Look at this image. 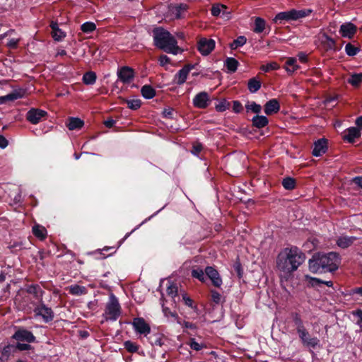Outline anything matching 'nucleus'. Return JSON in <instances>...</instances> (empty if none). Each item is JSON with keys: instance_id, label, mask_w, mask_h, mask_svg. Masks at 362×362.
<instances>
[{"instance_id": "f257e3e1", "label": "nucleus", "mask_w": 362, "mask_h": 362, "mask_svg": "<svg viewBox=\"0 0 362 362\" xmlns=\"http://www.w3.org/2000/svg\"><path fill=\"white\" fill-rule=\"evenodd\" d=\"M304 260L305 256L298 247H286L279 254L276 266L284 274H290L297 270Z\"/></svg>"}, {"instance_id": "f03ea898", "label": "nucleus", "mask_w": 362, "mask_h": 362, "mask_svg": "<svg viewBox=\"0 0 362 362\" xmlns=\"http://www.w3.org/2000/svg\"><path fill=\"white\" fill-rule=\"evenodd\" d=\"M153 40L156 46L167 53L177 54L182 51L174 36L163 28L154 29Z\"/></svg>"}, {"instance_id": "7ed1b4c3", "label": "nucleus", "mask_w": 362, "mask_h": 362, "mask_svg": "<svg viewBox=\"0 0 362 362\" xmlns=\"http://www.w3.org/2000/svg\"><path fill=\"white\" fill-rule=\"evenodd\" d=\"M339 264L340 258L336 252H329L322 255L318 254V270L321 268L320 272H333L338 269ZM318 273H320L319 271Z\"/></svg>"}, {"instance_id": "20e7f679", "label": "nucleus", "mask_w": 362, "mask_h": 362, "mask_svg": "<svg viewBox=\"0 0 362 362\" xmlns=\"http://www.w3.org/2000/svg\"><path fill=\"white\" fill-rule=\"evenodd\" d=\"M121 313V306L117 298L113 293H110L105 304L103 317L106 321H116Z\"/></svg>"}, {"instance_id": "39448f33", "label": "nucleus", "mask_w": 362, "mask_h": 362, "mask_svg": "<svg viewBox=\"0 0 362 362\" xmlns=\"http://www.w3.org/2000/svg\"><path fill=\"white\" fill-rule=\"evenodd\" d=\"M188 6L185 4H171L168 7V13L172 18H181L185 16Z\"/></svg>"}, {"instance_id": "423d86ee", "label": "nucleus", "mask_w": 362, "mask_h": 362, "mask_svg": "<svg viewBox=\"0 0 362 362\" xmlns=\"http://www.w3.org/2000/svg\"><path fill=\"white\" fill-rule=\"evenodd\" d=\"M193 105L199 109L206 108L211 103L210 96L205 91L197 93L192 100Z\"/></svg>"}, {"instance_id": "0eeeda50", "label": "nucleus", "mask_w": 362, "mask_h": 362, "mask_svg": "<svg viewBox=\"0 0 362 362\" xmlns=\"http://www.w3.org/2000/svg\"><path fill=\"white\" fill-rule=\"evenodd\" d=\"M132 326L135 332L139 334L146 336L151 332L149 325L142 317H136L133 320Z\"/></svg>"}, {"instance_id": "6e6552de", "label": "nucleus", "mask_w": 362, "mask_h": 362, "mask_svg": "<svg viewBox=\"0 0 362 362\" xmlns=\"http://www.w3.org/2000/svg\"><path fill=\"white\" fill-rule=\"evenodd\" d=\"M34 312L37 316H40L45 322L52 321L54 318L53 311L45 304H40L37 306Z\"/></svg>"}, {"instance_id": "1a4fd4ad", "label": "nucleus", "mask_w": 362, "mask_h": 362, "mask_svg": "<svg viewBox=\"0 0 362 362\" xmlns=\"http://www.w3.org/2000/svg\"><path fill=\"white\" fill-rule=\"evenodd\" d=\"M117 75L122 83H128L134 78V70L129 66H122L117 70Z\"/></svg>"}, {"instance_id": "9d476101", "label": "nucleus", "mask_w": 362, "mask_h": 362, "mask_svg": "<svg viewBox=\"0 0 362 362\" xmlns=\"http://www.w3.org/2000/svg\"><path fill=\"white\" fill-rule=\"evenodd\" d=\"M198 49L203 55H208L215 47V41L212 39L202 38L198 42Z\"/></svg>"}, {"instance_id": "9b49d317", "label": "nucleus", "mask_w": 362, "mask_h": 362, "mask_svg": "<svg viewBox=\"0 0 362 362\" xmlns=\"http://www.w3.org/2000/svg\"><path fill=\"white\" fill-rule=\"evenodd\" d=\"M13 338L17 341H24L28 343L34 342L35 337L33 333L25 329H19L13 335Z\"/></svg>"}, {"instance_id": "f8f14e48", "label": "nucleus", "mask_w": 362, "mask_h": 362, "mask_svg": "<svg viewBox=\"0 0 362 362\" xmlns=\"http://www.w3.org/2000/svg\"><path fill=\"white\" fill-rule=\"evenodd\" d=\"M46 115L47 112L42 110L33 108L28 112L26 115V119L30 123L36 124L39 123L41 119Z\"/></svg>"}, {"instance_id": "ddd939ff", "label": "nucleus", "mask_w": 362, "mask_h": 362, "mask_svg": "<svg viewBox=\"0 0 362 362\" xmlns=\"http://www.w3.org/2000/svg\"><path fill=\"white\" fill-rule=\"evenodd\" d=\"M357 27L352 23H346L340 26L339 33L343 37L351 39L356 33Z\"/></svg>"}, {"instance_id": "4468645a", "label": "nucleus", "mask_w": 362, "mask_h": 362, "mask_svg": "<svg viewBox=\"0 0 362 362\" xmlns=\"http://www.w3.org/2000/svg\"><path fill=\"white\" fill-rule=\"evenodd\" d=\"M205 274L211 279L213 284L216 287H220L222 284V279L218 272L212 267H207L205 269Z\"/></svg>"}, {"instance_id": "2eb2a0df", "label": "nucleus", "mask_w": 362, "mask_h": 362, "mask_svg": "<svg viewBox=\"0 0 362 362\" xmlns=\"http://www.w3.org/2000/svg\"><path fill=\"white\" fill-rule=\"evenodd\" d=\"M25 91L23 89L14 90L11 93L0 97V104H4L7 101H13L24 96Z\"/></svg>"}, {"instance_id": "dca6fc26", "label": "nucleus", "mask_w": 362, "mask_h": 362, "mask_svg": "<svg viewBox=\"0 0 362 362\" xmlns=\"http://www.w3.org/2000/svg\"><path fill=\"white\" fill-rule=\"evenodd\" d=\"M25 91L23 89L14 90L11 93L0 97V104H4L7 101H13L24 96Z\"/></svg>"}, {"instance_id": "f3484780", "label": "nucleus", "mask_w": 362, "mask_h": 362, "mask_svg": "<svg viewBox=\"0 0 362 362\" xmlns=\"http://www.w3.org/2000/svg\"><path fill=\"white\" fill-rule=\"evenodd\" d=\"M192 68V66H185L181 69L175 76L174 81L175 83L178 85L183 84L186 81L187 76Z\"/></svg>"}, {"instance_id": "a211bd4d", "label": "nucleus", "mask_w": 362, "mask_h": 362, "mask_svg": "<svg viewBox=\"0 0 362 362\" xmlns=\"http://www.w3.org/2000/svg\"><path fill=\"white\" fill-rule=\"evenodd\" d=\"M280 109V105L276 99L269 100L264 105V112L267 115L276 113Z\"/></svg>"}, {"instance_id": "6ab92c4d", "label": "nucleus", "mask_w": 362, "mask_h": 362, "mask_svg": "<svg viewBox=\"0 0 362 362\" xmlns=\"http://www.w3.org/2000/svg\"><path fill=\"white\" fill-rule=\"evenodd\" d=\"M290 19L291 21H297L298 19L303 18L307 16H308L312 11L310 9H301V10H296L291 9L289 10Z\"/></svg>"}, {"instance_id": "aec40b11", "label": "nucleus", "mask_w": 362, "mask_h": 362, "mask_svg": "<svg viewBox=\"0 0 362 362\" xmlns=\"http://www.w3.org/2000/svg\"><path fill=\"white\" fill-rule=\"evenodd\" d=\"M284 69L288 74L294 73L299 69V66L297 64V59L294 57H288L285 62Z\"/></svg>"}, {"instance_id": "412c9836", "label": "nucleus", "mask_w": 362, "mask_h": 362, "mask_svg": "<svg viewBox=\"0 0 362 362\" xmlns=\"http://www.w3.org/2000/svg\"><path fill=\"white\" fill-rule=\"evenodd\" d=\"M346 132L347 134L344 136V139L349 143H354L355 139L361 136V131L357 127H350Z\"/></svg>"}, {"instance_id": "4be33fe9", "label": "nucleus", "mask_w": 362, "mask_h": 362, "mask_svg": "<svg viewBox=\"0 0 362 362\" xmlns=\"http://www.w3.org/2000/svg\"><path fill=\"white\" fill-rule=\"evenodd\" d=\"M356 239L354 236L341 235L337 239V244L341 248H346L351 246Z\"/></svg>"}, {"instance_id": "5701e85b", "label": "nucleus", "mask_w": 362, "mask_h": 362, "mask_svg": "<svg viewBox=\"0 0 362 362\" xmlns=\"http://www.w3.org/2000/svg\"><path fill=\"white\" fill-rule=\"evenodd\" d=\"M50 27L52 28V35L54 40L60 41L66 36L65 33L59 28L57 23L52 22Z\"/></svg>"}, {"instance_id": "b1692460", "label": "nucleus", "mask_w": 362, "mask_h": 362, "mask_svg": "<svg viewBox=\"0 0 362 362\" xmlns=\"http://www.w3.org/2000/svg\"><path fill=\"white\" fill-rule=\"evenodd\" d=\"M298 334L300 337L302 339L303 342L307 344V346L313 348L315 347L316 344L315 340L313 339H310L309 334L304 329H299Z\"/></svg>"}, {"instance_id": "393cba45", "label": "nucleus", "mask_w": 362, "mask_h": 362, "mask_svg": "<svg viewBox=\"0 0 362 362\" xmlns=\"http://www.w3.org/2000/svg\"><path fill=\"white\" fill-rule=\"evenodd\" d=\"M298 334L300 337L302 339L303 342L307 344V346L313 348L315 347L316 344L315 340L313 339H310L309 334L304 329H299Z\"/></svg>"}, {"instance_id": "a878e982", "label": "nucleus", "mask_w": 362, "mask_h": 362, "mask_svg": "<svg viewBox=\"0 0 362 362\" xmlns=\"http://www.w3.org/2000/svg\"><path fill=\"white\" fill-rule=\"evenodd\" d=\"M84 124L83 120L77 117H71L69 119L67 127L70 130L81 129Z\"/></svg>"}, {"instance_id": "bb28decb", "label": "nucleus", "mask_w": 362, "mask_h": 362, "mask_svg": "<svg viewBox=\"0 0 362 362\" xmlns=\"http://www.w3.org/2000/svg\"><path fill=\"white\" fill-rule=\"evenodd\" d=\"M329 148L328 140L325 137L318 139V156L326 153Z\"/></svg>"}, {"instance_id": "cd10ccee", "label": "nucleus", "mask_w": 362, "mask_h": 362, "mask_svg": "<svg viewBox=\"0 0 362 362\" xmlns=\"http://www.w3.org/2000/svg\"><path fill=\"white\" fill-rule=\"evenodd\" d=\"M253 125L258 127H264L268 124V119L263 115H257L252 118Z\"/></svg>"}, {"instance_id": "c85d7f7f", "label": "nucleus", "mask_w": 362, "mask_h": 362, "mask_svg": "<svg viewBox=\"0 0 362 362\" xmlns=\"http://www.w3.org/2000/svg\"><path fill=\"white\" fill-rule=\"evenodd\" d=\"M69 293L75 296H81L86 293V288L77 284L71 285L69 287Z\"/></svg>"}, {"instance_id": "c756f323", "label": "nucleus", "mask_w": 362, "mask_h": 362, "mask_svg": "<svg viewBox=\"0 0 362 362\" xmlns=\"http://www.w3.org/2000/svg\"><path fill=\"white\" fill-rule=\"evenodd\" d=\"M33 233L36 237L41 240L45 238L47 235L45 228L40 225H35L33 227Z\"/></svg>"}, {"instance_id": "7c9ffc66", "label": "nucleus", "mask_w": 362, "mask_h": 362, "mask_svg": "<svg viewBox=\"0 0 362 362\" xmlns=\"http://www.w3.org/2000/svg\"><path fill=\"white\" fill-rule=\"evenodd\" d=\"M347 82L354 87H358L362 83V73L352 74Z\"/></svg>"}, {"instance_id": "2f4dec72", "label": "nucleus", "mask_w": 362, "mask_h": 362, "mask_svg": "<svg viewBox=\"0 0 362 362\" xmlns=\"http://www.w3.org/2000/svg\"><path fill=\"white\" fill-rule=\"evenodd\" d=\"M27 291L35 296L36 299H41L42 296V289L36 285H31L28 287Z\"/></svg>"}, {"instance_id": "473e14b6", "label": "nucleus", "mask_w": 362, "mask_h": 362, "mask_svg": "<svg viewBox=\"0 0 362 362\" xmlns=\"http://www.w3.org/2000/svg\"><path fill=\"white\" fill-rule=\"evenodd\" d=\"M141 91L143 97L146 99L153 98L156 94L155 90L151 86L147 85L144 86Z\"/></svg>"}, {"instance_id": "72a5a7b5", "label": "nucleus", "mask_w": 362, "mask_h": 362, "mask_svg": "<svg viewBox=\"0 0 362 362\" xmlns=\"http://www.w3.org/2000/svg\"><path fill=\"white\" fill-rule=\"evenodd\" d=\"M225 65L230 72H235L237 70L238 62L232 57H228L226 60Z\"/></svg>"}, {"instance_id": "f704fd0d", "label": "nucleus", "mask_w": 362, "mask_h": 362, "mask_svg": "<svg viewBox=\"0 0 362 362\" xmlns=\"http://www.w3.org/2000/svg\"><path fill=\"white\" fill-rule=\"evenodd\" d=\"M95 81L96 74L93 71L87 72L83 76V82L86 85H93Z\"/></svg>"}, {"instance_id": "c9c22d12", "label": "nucleus", "mask_w": 362, "mask_h": 362, "mask_svg": "<svg viewBox=\"0 0 362 362\" xmlns=\"http://www.w3.org/2000/svg\"><path fill=\"white\" fill-rule=\"evenodd\" d=\"M285 21H291L289 11H283L277 13L274 18V23H282Z\"/></svg>"}, {"instance_id": "e433bc0d", "label": "nucleus", "mask_w": 362, "mask_h": 362, "mask_svg": "<svg viewBox=\"0 0 362 362\" xmlns=\"http://www.w3.org/2000/svg\"><path fill=\"white\" fill-rule=\"evenodd\" d=\"M247 86L251 93H256L261 88V83L255 78H252L248 81Z\"/></svg>"}, {"instance_id": "4c0bfd02", "label": "nucleus", "mask_w": 362, "mask_h": 362, "mask_svg": "<svg viewBox=\"0 0 362 362\" xmlns=\"http://www.w3.org/2000/svg\"><path fill=\"white\" fill-rule=\"evenodd\" d=\"M81 29L85 33H90L96 29V25L93 22H86L81 25Z\"/></svg>"}, {"instance_id": "58836bf2", "label": "nucleus", "mask_w": 362, "mask_h": 362, "mask_svg": "<svg viewBox=\"0 0 362 362\" xmlns=\"http://www.w3.org/2000/svg\"><path fill=\"white\" fill-rule=\"evenodd\" d=\"M16 350L15 345L8 344L4 346L1 351L2 356L6 358H8Z\"/></svg>"}, {"instance_id": "ea45409f", "label": "nucleus", "mask_w": 362, "mask_h": 362, "mask_svg": "<svg viewBox=\"0 0 362 362\" xmlns=\"http://www.w3.org/2000/svg\"><path fill=\"white\" fill-rule=\"evenodd\" d=\"M345 52L349 56H355L359 52V48L353 45L351 43H348L345 46Z\"/></svg>"}, {"instance_id": "a19ab883", "label": "nucleus", "mask_w": 362, "mask_h": 362, "mask_svg": "<svg viewBox=\"0 0 362 362\" xmlns=\"http://www.w3.org/2000/svg\"><path fill=\"white\" fill-rule=\"evenodd\" d=\"M226 8H227L226 6H225L223 4H214V5H213V6L211 8V14L214 16H220L221 11L223 9L226 10Z\"/></svg>"}, {"instance_id": "79ce46f5", "label": "nucleus", "mask_w": 362, "mask_h": 362, "mask_svg": "<svg viewBox=\"0 0 362 362\" xmlns=\"http://www.w3.org/2000/svg\"><path fill=\"white\" fill-rule=\"evenodd\" d=\"M282 185L286 189H293L296 185V181L293 178L288 177L283 180Z\"/></svg>"}, {"instance_id": "37998d69", "label": "nucleus", "mask_w": 362, "mask_h": 362, "mask_svg": "<svg viewBox=\"0 0 362 362\" xmlns=\"http://www.w3.org/2000/svg\"><path fill=\"white\" fill-rule=\"evenodd\" d=\"M265 28V21L261 18H257L255 22V32L262 33Z\"/></svg>"}, {"instance_id": "c03bdc74", "label": "nucleus", "mask_w": 362, "mask_h": 362, "mask_svg": "<svg viewBox=\"0 0 362 362\" xmlns=\"http://www.w3.org/2000/svg\"><path fill=\"white\" fill-rule=\"evenodd\" d=\"M245 108L247 110H251L252 112L255 113H259L262 110V107L260 105L257 104L255 102H249L245 105Z\"/></svg>"}, {"instance_id": "a18cd8bd", "label": "nucleus", "mask_w": 362, "mask_h": 362, "mask_svg": "<svg viewBox=\"0 0 362 362\" xmlns=\"http://www.w3.org/2000/svg\"><path fill=\"white\" fill-rule=\"evenodd\" d=\"M317 247L315 238L309 240L303 245V248L305 252H312L315 250Z\"/></svg>"}, {"instance_id": "49530a36", "label": "nucleus", "mask_w": 362, "mask_h": 362, "mask_svg": "<svg viewBox=\"0 0 362 362\" xmlns=\"http://www.w3.org/2000/svg\"><path fill=\"white\" fill-rule=\"evenodd\" d=\"M246 38L244 36H239L237 39H235L233 42L231 44V49H234L238 48V47H242L246 43Z\"/></svg>"}, {"instance_id": "de8ad7c7", "label": "nucleus", "mask_w": 362, "mask_h": 362, "mask_svg": "<svg viewBox=\"0 0 362 362\" xmlns=\"http://www.w3.org/2000/svg\"><path fill=\"white\" fill-rule=\"evenodd\" d=\"M192 275L193 277L199 279L201 281H205L204 272L202 269L197 268L192 271Z\"/></svg>"}, {"instance_id": "09e8293b", "label": "nucleus", "mask_w": 362, "mask_h": 362, "mask_svg": "<svg viewBox=\"0 0 362 362\" xmlns=\"http://www.w3.org/2000/svg\"><path fill=\"white\" fill-rule=\"evenodd\" d=\"M279 67L280 66L277 63L272 62L268 63L266 65H262L260 69L262 71H263L264 72H268L272 70H277L279 69Z\"/></svg>"}, {"instance_id": "8fccbe9b", "label": "nucleus", "mask_w": 362, "mask_h": 362, "mask_svg": "<svg viewBox=\"0 0 362 362\" xmlns=\"http://www.w3.org/2000/svg\"><path fill=\"white\" fill-rule=\"evenodd\" d=\"M169 285L167 287V293L168 296H171L172 298H174L177 296V286L176 284H173L170 281H168Z\"/></svg>"}, {"instance_id": "3c124183", "label": "nucleus", "mask_w": 362, "mask_h": 362, "mask_svg": "<svg viewBox=\"0 0 362 362\" xmlns=\"http://www.w3.org/2000/svg\"><path fill=\"white\" fill-rule=\"evenodd\" d=\"M309 270L315 274L317 272V257L316 254L313 253L312 258L309 260Z\"/></svg>"}, {"instance_id": "603ef678", "label": "nucleus", "mask_w": 362, "mask_h": 362, "mask_svg": "<svg viewBox=\"0 0 362 362\" xmlns=\"http://www.w3.org/2000/svg\"><path fill=\"white\" fill-rule=\"evenodd\" d=\"M124 347L128 351L132 353L136 352L138 351V346L131 341H125Z\"/></svg>"}, {"instance_id": "864d4df0", "label": "nucleus", "mask_w": 362, "mask_h": 362, "mask_svg": "<svg viewBox=\"0 0 362 362\" xmlns=\"http://www.w3.org/2000/svg\"><path fill=\"white\" fill-rule=\"evenodd\" d=\"M317 281H318V292L320 291L321 288H322L325 286H327L329 288H332V290H334V288H332V286H333V283L332 281L329 280V281H324L320 278H318L317 279Z\"/></svg>"}, {"instance_id": "5fc2aeb1", "label": "nucleus", "mask_w": 362, "mask_h": 362, "mask_svg": "<svg viewBox=\"0 0 362 362\" xmlns=\"http://www.w3.org/2000/svg\"><path fill=\"white\" fill-rule=\"evenodd\" d=\"M352 315L357 317L356 324L362 329V310H356L352 311Z\"/></svg>"}, {"instance_id": "6e6d98bb", "label": "nucleus", "mask_w": 362, "mask_h": 362, "mask_svg": "<svg viewBox=\"0 0 362 362\" xmlns=\"http://www.w3.org/2000/svg\"><path fill=\"white\" fill-rule=\"evenodd\" d=\"M128 107L132 110H136L141 106V100L138 99L130 100L127 102Z\"/></svg>"}, {"instance_id": "4d7b16f0", "label": "nucleus", "mask_w": 362, "mask_h": 362, "mask_svg": "<svg viewBox=\"0 0 362 362\" xmlns=\"http://www.w3.org/2000/svg\"><path fill=\"white\" fill-rule=\"evenodd\" d=\"M189 344L191 349L196 350V351H199L204 347L203 344L198 343L197 341H196V340L194 339H191Z\"/></svg>"}, {"instance_id": "13d9d810", "label": "nucleus", "mask_w": 362, "mask_h": 362, "mask_svg": "<svg viewBox=\"0 0 362 362\" xmlns=\"http://www.w3.org/2000/svg\"><path fill=\"white\" fill-rule=\"evenodd\" d=\"M228 105L229 104L228 102H226V100H222L216 105V109L218 112H223L226 109H228Z\"/></svg>"}, {"instance_id": "bf43d9fd", "label": "nucleus", "mask_w": 362, "mask_h": 362, "mask_svg": "<svg viewBox=\"0 0 362 362\" xmlns=\"http://www.w3.org/2000/svg\"><path fill=\"white\" fill-rule=\"evenodd\" d=\"M211 300L216 303H219L221 300V294L216 291H211Z\"/></svg>"}, {"instance_id": "052dcab7", "label": "nucleus", "mask_w": 362, "mask_h": 362, "mask_svg": "<svg viewBox=\"0 0 362 362\" xmlns=\"http://www.w3.org/2000/svg\"><path fill=\"white\" fill-rule=\"evenodd\" d=\"M305 277L308 285L311 286L317 285V279L315 277H312L309 275H305Z\"/></svg>"}, {"instance_id": "680f3d73", "label": "nucleus", "mask_w": 362, "mask_h": 362, "mask_svg": "<svg viewBox=\"0 0 362 362\" xmlns=\"http://www.w3.org/2000/svg\"><path fill=\"white\" fill-rule=\"evenodd\" d=\"M16 347V349H18L20 351H25L29 350L31 348V346L28 344H23V343H17V344L15 346Z\"/></svg>"}, {"instance_id": "e2e57ef3", "label": "nucleus", "mask_w": 362, "mask_h": 362, "mask_svg": "<svg viewBox=\"0 0 362 362\" xmlns=\"http://www.w3.org/2000/svg\"><path fill=\"white\" fill-rule=\"evenodd\" d=\"M243 109L242 105L238 101H234L233 105V110L235 112H240Z\"/></svg>"}, {"instance_id": "0e129e2a", "label": "nucleus", "mask_w": 362, "mask_h": 362, "mask_svg": "<svg viewBox=\"0 0 362 362\" xmlns=\"http://www.w3.org/2000/svg\"><path fill=\"white\" fill-rule=\"evenodd\" d=\"M160 65L164 66L170 62V59L166 55H161L159 58Z\"/></svg>"}, {"instance_id": "69168bd1", "label": "nucleus", "mask_w": 362, "mask_h": 362, "mask_svg": "<svg viewBox=\"0 0 362 362\" xmlns=\"http://www.w3.org/2000/svg\"><path fill=\"white\" fill-rule=\"evenodd\" d=\"M182 298H183V300H184V302H185L186 305H187V306H189L190 308L193 307V300L189 297H188L186 295H184L182 296Z\"/></svg>"}, {"instance_id": "338daca9", "label": "nucleus", "mask_w": 362, "mask_h": 362, "mask_svg": "<svg viewBox=\"0 0 362 362\" xmlns=\"http://www.w3.org/2000/svg\"><path fill=\"white\" fill-rule=\"evenodd\" d=\"M220 16L223 18L224 20H228L230 18V12L227 10V8L225 10L223 9L221 11V13Z\"/></svg>"}, {"instance_id": "774afa93", "label": "nucleus", "mask_w": 362, "mask_h": 362, "mask_svg": "<svg viewBox=\"0 0 362 362\" xmlns=\"http://www.w3.org/2000/svg\"><path fill=\"white\" fill-rule=\"evenodd\" d=\"M352 182L362 189V177H356L352 180Z\"/></svg>"}]
</instances>
